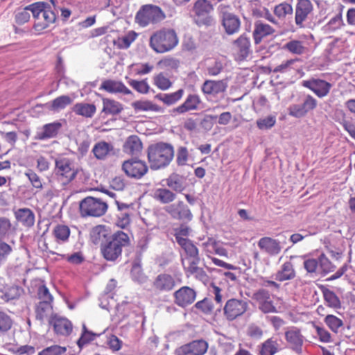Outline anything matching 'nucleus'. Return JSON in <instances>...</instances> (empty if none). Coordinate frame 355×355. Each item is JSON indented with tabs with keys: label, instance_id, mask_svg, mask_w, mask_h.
<instances>
[{
	"label": "nucleus",
	"instance_id": "1",
	"mask_svg": "<svg viewBox=\"0 0 355 355\" xmlns=\"http://www.w3.org/2000/svg\"><path fill=\"white\" fill-rule=\"evenodd\" d=\"M148 160L153 170L165 168L173 160L174 149L171 144L159 142L148 146Z\"/></svg>",
	"mask_w": 355,
	"mask_h": 355
},
{
	"label": "nucleus",
	"instance_id": "2",
	"mask_svg": "<svg viewBox=\"0 0 355 355\" xmlns=\"http://www.w3.org/2000/svg\"><path fill=\"white\" fill-rule=\"evenodd\" d=\"M130 245V237L123 231H117L112 237L101 248L103 258L108 261H115L121 256L123 248Z\"/></svg>",
	"mask_w": 355,
	"mask_h": 355
},
{
	"label": "nucleus",
	"instance_id": "3",
	"mask_svg": "<svg viewBox=\"0 0 355 355\" xmlns=\"http://www.w3.org/2000/svg\"><path fill=\"white\" fill-rule=\"evenodd\" d=\"M178 43L176 32L171 28H162L150 37V46L157 53H163L172 50Z\"/></svg>",
	"mask_w": 355,
	"mask_h": 355
},
{
	"label": "nucleus",
	"instance_id": "4",
	"mask_svg": "<svg viewBox=\"0 0 355 355\" xmlns=\"http://www.w3.org/2000/svg\"><path fill=\"white\" fill-rule=\"evenodd\" d=\"M35 19L34 28L42 31L55 21L56 17L47 3L38 1L27 6Z\"/></svg>",
	"mask_w": 355,
	"mask_h": 355
},
{
	"label": "nucleus",
	"instance_id": "5",
	"mask_svg": "<svg viewBox=\"0 0 355 355\" xmlns=\"http://www.w3.org/2000/svg\"><path fill=\"white\" fill-rule=\"evenodd\" d=\"M108 208L106 202L100 198L87 196L79 202V211L82 217H101Z\"/></svg>",
	"mask_w": 355,
	"mask_h": 355
},
{
	"label": "nucleus",
	"instance_id": "6",
	"mask_svg": "<svg viewBox=\"0 0 355 355\" xmlns=\"http://www.w3.org/2000/svg\"><path fill=\"white\" fill-rule=\"evenodd\" d=\"M304 268L311 276H324L334 271L336 266L324 254H321L317 258L306 259L304 261Z\"/></svg>",
	"mask_w": 355,
	"mask_h": 355
},
{
	"label": "nucleus",
	"instance_id": "7",
	"mask_svg": "<svg viewBox=\"0 0 355 355\" xmlns=\"http://www.w3.org/2000/svg\"><path fill=\"white\" fill-rule=\"evenodd\" d=\"M165 14L157 6L144 5L137 12L135 21L141 26L145 27L149 24H156L165 18Z\"/></svg>",
	"mask_w": 355,
	"mask_h": 355
},
{
	"label": "nucleus",
	"instance_id": "8",
	"mask_svg": "<svg viewBox=\"0 0 355 355\" xmlns=\"http://www.w3.org/2000/svg\"><path fill=\"white\" fill-rule=\"evenodd\" d=\"M248 309V300L231 298L227 300L222 311L225 319L232 322L242 316Z\"/></svg>",
	"mask_w": 355,
	"mask_h": 355
},
{
	"label": "nucleus",
	"instance_id": "9",
	"mask_svg": "<svg viewBox=\"0 0 355 355\" xmlns=\"http://www.w3.org/2000/svg\"><path fill=\"white\" fill-rule=\"evenodd\" d=\"M212 4L208 0H198L194 3L193 11L195 14V22L200 26H210L213 24L214 19L209 15L213 10Z\"/></svg>",
	"mask_w": 355,
	"mask_h": 355
},
{
	"label": "nucleus",
	"instance_id": "10",
	"mask_svg": "<svg viewBox=\"0 0 355 355\" xmlns=\"http://www.w3.org/2000/svg\"><path fill=\"white\" fill-rule=\"evenodd\" d=\"M122 169L127 176L141 179L148 171V167L144 161L137 157H132L123 162Z\"/></svg>",
	"mask_w": 355,
	"mask_h": 355
},
{
	"label": "nucleus",
	"instance_id": "11",
	"mask_svg": "<svg viewBox=\"0 0 355 355\" xmlns=\"http://www.w3.org/2000/svg\"><path fill=\"white\" fill-rule=\"evenodd\" d=\"M164 211L175 219L182 222H189L193 218V214L189 207L183 202L178 201L164 208Z\"/></svg>",
	"mask_w": 355,
	"mask_h": 355
},
{
	"label": "nucleus",
	"instance_id": "12",
	"mask_svg": "<svg viewBox=\"0 0 355 355\" xmlns=\"http://www.w3.org/2000/svg\"><path fill=\"white\" fill-rule=\"evenodd\" d=\"M69 159L64 158L55 160V174L60 177L62 184L66 185L73 180L77 175V171L71 167Z\"/></svg>",
	"mask_w": 355,
	"mask_h": 355
},
{
	"label": "nucleus",
	"instance_id": "13",
	"mask_svg": "<svg viewBox=\"0 0 355 355\" xmlns=\"http://www.w3.org/2000/svg\"><path fill=\"white\" fill-rule=\"evenodd\" d=\"M317 107V100L312 96H305L302 104H293L288 107L289 115L295 118H302Z\"/></svg>",
	"mask_w": 355,
	"mask_h": 355
},
{
	"label": "nucleus",
	"instance_id": "14",
	"mask_svg": "<svg viewBox=\"0 0 355 355\" xmlns=\"http://www.w3.org/2000/svg\"><path fill=\"white\" fill-rule=\"evenodd\" d=\"M208 348V343L204 340H193L176 349L177 355H203Z\"/></svg>",
	"mask_w": 355,
	"mask_h": 355
},
{
	"label": "nucleus",
	"instance_id": "15",
	"mask_svg": "<svg viewBox=\"0 0 355 355\" xmlns=\"http://www.w3.org/2000/svg\"><path fill=\"white\" fill-rule=\"evenodd\" d=\"M302 85L313 91L319 98L327 96L332 87L331 83L324 80L314 78L303 80Z\"/></svg>",
	"mask_w": 355,
	"mask_h": 355
},
{
	"label": "nucleus",
	"instance_id": "16",
	"mask_svg": "<svg viewBox=\"0 0 355 355\" xmlns=\"http://www.w3.org/2000/svg\"><path fill=\"white\" fill-rule=\"evenodd\" d=\"M174 302L180 307L191 304L196 300V292L189 286H182L173 293Z\"/></svg>",
	"mask_w": 355,
	"mask_h": 355
},
{
	"label": "nucleus",
	"instance_id": "17",
	"mask_svg": "<svg viewBox=\"0 0 355 355\" xmlns=\"http://www.w3.org/2000/svg\"><path fill=\"white\" fill-rule=\"evenodd\" d=\"M221 24L225 32L232 35L239 33L241 27L239 17L234 13L223 12L221 15Z\"/></svg>",
	"mask_w": 355,
	"mask_h": 355
},
{
	"label": "nucleus",
	"instance_id": "18",
	"mask_svg": "<svg viewBox=\"0 0 355 355\" xmlns=\"http://www.w3.org/2000/svg\"><path fill=\"white\" fill-rule=\"evenodd\" d=\"M233 46L240 61L245 60L252 53L250 40L245 34L241 35L235 40Z\"/></svg>",
	"mask_w": 355,
	"mask_h": 355
},
{
	"label": "nucleus",
	"instance_id": "19",
	"mask_svg": "<svg viewBox=\"0 0 355 355\" xmlns=\"http://www.w3.org/2000/svg\"><path fill=\"white\" fill-rule=\"evenodd\" d=\"M112 234L105 225H98L92 229L90 239L94 245H99L101 248L112 237Z\"/></svg>",
	"mask_w": 355,
	"mask_h": 355
},
{
	"label": "nucleus",
	"instance_id": "20",
	"mask_svg": "<svg viewBox=\"0 0 355 355\" xmlns=\"http://www.w3.org/2000/svg\"><path fill=\"white\" fill-rule=\"evenodd\" d=\"M313 10V5L310 0H298L295 8V21L297 26L304 27L303 22Z\"/></svg>",
	"mask_w": 355,
	"mask_h": 355
},
{
	"label": "nucleus",
	"instance_id": "21",
	"mask_svg": "<svg viewBox=\"0 0 355 355\" xmlns=\"http://www.w3.org/2000/svg\"><path fill=\"white\" fill-rule=\"evenodd\" d=\"M228 87L227 79L220 80H207L202 85L204 94L216 96L224 93Z\"/></svg>",
	"mask_w": 355,
	"mask_h": 355
},
{
	"label": "nucleus",
	"instance_id": "22",
	"mask_svg": "<svg viewBox=\"0 0 355 355\" xmlns=\"http://www.w3.org/2000/svg\"><path fill=\"white\" fill-rule=\"evenodd\" d=\"M282 242L271 237L265 236L261 238L258 241L259 248L270 256H275L282 250Z\"/></svg>",
	"mask_w": 355,
	"mask_h": 355
},
{
	"label": "nucleus",
	"instance_id": "23",
	"mask_svg": "<svg viewBox=\"0 0 355 355\" xmlns=\"http://www.w3.org/2000/svg\"><path fill=\"white\" fill-rule=\"evenodd\" d=\"M49 324L53 326L54 331L58 334L68 336L72 331V324L66 318L59 317L57 315H53L49 320Z\"/></svg>",
	"mask_w": 355,
	"mask_h": 355
},
{
	"label": "nucleus",
	"instance_id": "24",
	"mask_svg": "<svg viewBox=\"0 0 355 355\" xmlns=\"http://www.w3.org/2000/svg\"><path fill=\"white\" fill-rule=\"evenodd\" d=\"M285 338L291 349L297 354L302 353L304 336L298 329H293L285 332Z\"/></svg>",
	"mask_w": 355,
	"mask_h": 355
},
{
	"label": "nucleus",
	"instance_id": "25",
	"mask_svg": "<svg viewBox=\"0 0 355 355\" xmlns=\"http://www.w3.org/2000/svg\"><path fill=\"white\" fill-rule=\"evenodd\" d=\"M275 32L274 28L270 25L258 20L254 23V31L252 33L253 39L255 44H259L263 39L272 35Z\"/></svg>",
	"mask_w": 355,
	"mask_h": 355
},
{
	"label": "nucleus",
	"instance_id": "26",
	"mask_svg": "<svg viewBox=\"0 0 355 355\" xmlns=\"http://www.w3.org/2000/svg\"><path fill=\"white\" fill-rule=\"evenodd\" d=\"M16 220L24 227H32L35 224V214L29 208H19L14 211Z\"/></svg>",
	"mask_w": 355,
	"mask_h": 355
},
{
	"label": "nucleus",
	"instance_id": "27",
	"mask_svg": "<svg viewBox=\"0 0 355 355\" xmlns=\"http://www.w3.org/2000/svg\"><path fill=\"white\" fill-rule=\"evenodd\" d=\"M100 89L105 90L109 93H122L123 94H132L123 83L113 80H104L101 85Z\"/></svg>",
	"mask_w": 355,
	"mask_h": 355
},
{
	"label": "nucleus",
	"instance_id": "28",
	"mask_svg": "<svg viewBox=\"0 0 355 355\" xmlns=\"http://www.w3.org/2000/svg\"><path fill=\"white\" fill-rule=\"evenodd\" d=\"M175 280L171 275L160 274L155 279L153 287L158 291H169L175 286Z\"/></svg>",
	"mask_w": 355,
	"mask_h": 355
},
{
	"label": "nucleus",
	"instance_id": "29",
	"mask_svg": "<svg viewBox=\"0 0 355 355\" xmlns=\"http://www.w3.org/2000/svg\"><path fill=\"white\" fill-rule=\"evenodd\" d=\"M62 127V124L60 121L45 124L42 127V131L37 133L36 138L40 140H45L55 137Z\"/></svg>",
	"mask_w": 355,
	"mask_h": 355
},
{
	"label": "nucleus",
	"instance_id": "30",
	"mask_svg": "<svg viewBox=\"0 0 355 355\" xmlns=\"http://www.w3.org/2000/svg\"><path fill=\"white\" fill-rule=\"evenodd\" d=\"M123 151L132 155H137L142 150V142L137 135L128 137L123 144Z\"/></svg>",
	"mask_w": 355,
	"mask_h": 355
},
{
	"label": "nucleus",
	"instance_id": "31",
	"mask_svg": "<svg viewBox=\"0 0 355 355\" xmlns=\"http://www.w3.org/2000/svg\"><path fill=\"white\" fill-rule=\"evenodd\" d=\"M296 276L293 264L291 261L285 262L275 274V279L279 282L293 279Z\"/></svg>",
	"mask_w": 355,
	"mask_h": 355
},
{
	"label": "nucleus",
	"instance_id": "32",
	"mask_svg": "<svg viewBox=\"0 0 355 355\" xmlns=\"http://www.w3.org/2000/svg\"><path fill=\"white\" fill-rule=\"evenodd\" d=\"M200 103V100L198 96L190 94L188 96L184 103L173 109V112L183 114L190 110H196Z\"/></svg>",
	"mask_w": 355,
	"mask_h": 355
},
{
	"label": "nucleus",
	"instance_id": "33",
	"mask_svg": "<svg viewBox=\"0 0 355 355\" xmlns=\"http://www.w3.org/2000/svg\"><path fill=\"white\" fill-rule=\"evenodd\" d=\"M72 99L67 95L60 96L50 103L44 105L45 107L50 111L58 112L65 108L67 105L71 104Z\"/></svg>",
	"mask_w": 355,
	"mask_h": 355
},
{
	"label": "nucleus",
	"instance_id": "34",
	"mask_svg": "<svg viewBox=\"0 0 355 355\" xmlns=\"http://www.w3.org/2000/svg\"><path fill=\"white\" fill-rule=\"evenodd\" d=\"M192 309L193 311L200 312L205 315H210L211 313L215 315L216 308L213 304L212 300L209 297H205L197 302Z\"/></svg>",
	"mask_w": 355,
	"mask_h": 355
},
{
	"label": "nucleus",
	"instance_id": "35",
	"mask_svg": "<svg viewBox=\"0 0 355 355\" xmlns=\"http://www.w3.org/2000/svg\"><path fill=\"white\" fill-rule=\"evenodd\" d=\"M113 150L114 147L111 144L100 141L94 145L92 152L96 159H104Z\"/></svg>",
	"mask_w": 355,
	"mask_h": 355
},
{
	"label": "nucleus",
	"instance_id": "36",
	"mask_svg": "<svg viewBox=\"0 0 355 355\" xmlns=\"http://www.w3.org/2000/svg\"><path fill=\"white\" fill-rule=\"evenodd\" d=\"M154 198L162 204H169L175 200L176 194L168 189L159 188L155 191Z\"/></svg>",
	"mask_w": 355,
	"mask_h": 355
},
{
	"label": "nucleus",
	"instance_id": "37",
	"mask_svg": "<svg viewBox=\"0 0 355 355\" xmlns=\"http://www.w3.org/2000/svg\"><path fill=\"white\" fill-rule=\"evenodd\" d=\"M103 104L102 112L107 114L116 115L119 114L123 109L121 103L113 99L104 98H103Z\"/></svg>",
	"mask_w": 355,
	"mask_h": 355
},
{
	"label": "nucleus",
	"instance_id": "38",
	"mask_svg": "<svg viewBox=\"0 0 355 355\" xmlns=\"http://www.w3.org/2000/svg\"><path fill=\"white\" fill-rule=\"evenodd\" d=\"M184 178L177 173H172L166 180V185L172 190L181 193L185 189Z\"/></svg>",
	"mask_w": 355,
	"mask_h": 355
},
{
	"label": "nucleus",
	"instance_id": "39",
	"mask_svg": "<svg viewBox=\"0 0 355 355\" xmlns=\"http://www.w3.org/2000/svg\"><path fill=\"white\" fill-rule=\"evenodd\" d=\"M187 222H183L179 227L173 229L174 236L178 244L187 241L189 239L187 237L189 236L192 230L186 224Z\"/></svg>",
	"mask_w": 355,
	"mask_h": 355
},
{
	"label": "nucleus",
	"instance_id": "40",
	"mask_svg": "<svg viewBox=\"0 0 355 355\" xmlns=\"http://www.w3.org/2000/svg\"><path fill=\"white\" fill-rule=\"evenodd\" d=\"M184 94V89H180L177 92L171 94H158L155 98L162 101L167 105H171L178 102Z\"/></svg>",
	"mask_w": 355,
	"mask_h": 355
},
{
	"label": "nucleus",
	"instance_id": "41",
	"mask_svg": "<svg viewBox=\"0 0 355 355\" xmlns=\"http://www.w3.org/2000/svg\"><path fill=\"white\" fill-rule=\"evenodd\" d=\"M96 110V106L94 104L88 103H76L73 107V111L76 114L88 118L94 115Z\"/></svg>",
	"mask_w": 355,
	"mask_h": 355
},
{
	"label": "nucleus",
	"instance_id": "42",
	"mask_svg": "<svg viewBox=\"0 0 355 355\" xmlns=\"http://www.w3.org/2000/svg\"><path fill=\"white\" fill-rule=\"evenodd\" d=\"M136 112L147 111H159V107L149 101H137L131 103Z\"/></svg>",
	"mask_w": 355,
	"mask_h": 355
},
{
	"label": "nucleus",
	"instance_id": "43",
	"mask_svg": "<svg viewBox=\"0 0 355 355\" xmlns=\"http://www.w3.org/2000/svg\"><path fill=\"white\" fill-rule=\"evenodd\" d=\"M279 345L275 340L268 338L261 345L260 355H274L278 351Z\"/></svg>",
	"mask_w": 355,
	"mask_h": 355
},
{
	"label": "nucleus",
	"instance_id": "44",
	"mask_svg": "<svg viewBox=\"0 0 355 355\" xmlns=\"http://www.w3.org/2000/svg\"><path fill=\"white\" fill-rule=\"evenodd\" d=\"M52 308L51 302L40 301L36 306V319L43 321L48 313L51 311Z\"/></svg>",
	"mask_w": 355,
	"mask_h": 355
},
{
	"label": "nucleus",
	"instance_id": "45",
	"mask_svg": "<svg viewBox=\"0 0 355 355\" xmlns=\"http://www.w3.org/2000/svg\"><path fill=\"white\" fill-rule=\"evenodd\" d=\"M324 300L327 302L328 306L334 309H339L341 306L340 301L336 293L328 289L322 290Z\"/></svg>",
	"mask_w": 355,
	"mask_h": 355
},
{
	"label": "nucleus",
	"instance_id": "46",
	"mask_svg": "<svg viewBox=\"0 0 355 355\" xmlns=\"http://www.w3.org/2000/svg\"><path fill=\"white\" fill-rule=\"evenodd\" d=\"M284 49L292 53L301 55L304 53L306 47L303 45L302 42L294 40L287 42L284 46Z\"/></svg>",
	"mask_w": 355,
	"mask_h": 355
},
{
	"label": "nucleus",
	"instance_id": "47",
	"mask_svg": "<svg viewBox=\"0 0 355 355\" xmlns=\"http://www.w3.org/2000/svg\"><path fill=\"white\" fill-rule=\"evenodd\" d=\"M140 261L141 259H136L132 264V267L130 271L133 280L138 282H142L145 279V276L142 272Z\"/></svg>",
	"mask_w": 355,
	"mask_h": 355
},
{
	"label": "nucleus",
	"instance_id": "48",
	"mask_svg": "<svg viewBox=\"0 0 355 355\" xmlns=\"http://www.w3.org/2000/svg\"><path fill=\"white\" fill-rule=\"evenodd\" d=\"M324 322L329 328L334 332L337 333L339 327L343 325V321L334 315H327Z\"/></svg>",
	"mask_w": 355,
	"mask_h": 355
},
{
	"label": "nucleus",
	"instance_id": "49",
	"mask_svg": "<svg viewBox=\"0 0 355 355\" xmlns=\"http://www.w3.org/2000/svg\"><path fill=\"white\" fill-rule=\"evenodd\" d=\"M128 84L137 92L141 94H147L149 91L150 87L146 80H136L130 79L128 81Z\"/></svg>",
	"mask_w": 355,
	"mask_h": 355
},
{
	"label": "nucleus",
	"instance_id": "50",
	"mask_svg": "<svg viewBox=\"0 0 355 355\" xmlns=\"http://www.w3.org/2000/svg\"><path fill=\"white\" fill-rule=\"evenodd\" d=\"M293 12L292 6L287 3H280L275 7L274 13L279 18H284Z\"/></svg>",
	"mask_w": 355,
	"mask_h": 355
},
{
	"label": "nucleus",
	"instance_id": "51",
	"mask_svg": "<svg viewBox=\"0 0 355 355\" xmlns=\"http://www.w3.org/2000/svg\"><path fill=\"white\" fill-rule=\"evenodd\" d=\"M270 293L265 288L257 290L252 295V299L256 301L258 304L270 300Z\"/></svg>",
	"mask_w": 355,
	"mask_h": 355
},
{
	"label": "nucleus",
	"instance_id": "52",
	"mask_svg": "<svg viewBox=\"0 0 355 355\" xmlns=\"http://www.w3.org/2000/svg\"><path fill=\"white\" fill-rule=\"evenodd\" d=\"M276 123V118L274 116H267L257 120V125L260 130H268L272 128Z\"/></svg>",
	"mask_w": 355,
	"mask_h": 355
},
{
	"label": "nucleus",
	"instance_id": "53",
	"mask_svg": "<svg viewBox=\"0 0 355 355\" xmlns=\"http://www.w3.org/2000/svg\"><path fill=\"white\" fill-rule=\"evenodd\" d=\"M12 326V320L4 312L0 311V333L7 332Z\"/></svg>",
	"mask_w": 355,
	"mask_h": 355
},
{
	"label": "nucleus",
	"instance_id": "54",
	"mask_svg": "<svg viewBox=\"0 0 355 355\" xmlns=\"http://www.w3.org/2000/svg\"><path fill=\"white\" fill-rule=\"evenodd\" d=\"M20 296L19 288L18 286H11L8 288L1 296V298L6 302L17 299Z\"/></svg>",
	"mask_w": 355,
	"mask_h": 355
},
{
	"label": "nucleus",
	"instance_id": "55",
	"mask_svg": "<svg viewBox=\"0 0 355 355\" xmlns=\"http://www.w3.org/2000/svg\"><path fill=\"white\" fill-rule=\"evenodd\" d=\"M179 245L184 250L187 256V258L196 256L197 254L199 253L197 247L193 243V242L191 240H189L185 242L184 241V243H182Z\"/></svg>",
	"mask_w": 355,
	"mask_h": 355
},
{
	"label": "nucleus",
	"instance_id": "56",
	"mask_svg": "<svg viewBox=\"0 0 355 355\" xmlns=\"http://www.w3.org/2000/svg\"><path fill=\"white\" fill-rule=\"evenodd\" d=\"M189 158V152L185 146H180L177 150L176 162L178 166H184Z\"/></svg>",
	"mask_w": 355,
	"mask_h": 355
},
{
	"label": "nucleus",
	"instance_id": "57",
	"mask_svg": "<svg viewBox=\"0 0 355 355\" xmlns=\"http://www.w3.org/2000/svg\"><path fill=\"white\" fill-rule=\"evenodd\" d=\"M66 350V347L52 345L44 349L38 355H62L65 353Z\"/></svg>",
	"mask_w": 355,
	"mask_h": 355
},
{
	"label": "nucleus",
	"instance_id": "58",
	"mask_svg": "<svg viewBox=\"0 0 355 355\" xmlns=\"http://www.w3.org/2000/svg\"><path fill=\"white\" fill-rule=\"evenodd\" d=\"M70 234L69 228L66 225H58L54 230V235L56 239L65 241Z\"/></svg>",
	"mask_w": 355,
	"mask_h": 355
},
{
	"label": "nucleus",
	"instance_id": "59",
	"mask_svg": "<svg viewBox=\"0 0 355 355\" xmlns=\"http://www.w3.org/2000/svg\"><path fill=\"white\" fill-rule=\"evenodd\" d=\"M11 226L10 220L8 218H0V240H3L8 234Z\"/></svg>",
	"mask_w": 355,
	"mask_h": 355
},
{
	"label": "nucleus",
	"instance_id": "60",
	"mask_svg": "<svg viewBox=\"0 0 355 355\" xmlns=\"http://www.w3.org/2000/svg\"><path fill=\"white\" fill-rule=\"evenodd\" d=\"M12 252V248L6 242L0 240V265L2 264Z\"/></svg>",
	"mask_w": 355,
	"mask_h": 355
},
{
	"label": "nucleus",
	"instance_id": "61",
	"mask_svg": "<svg viewBox=\"0 0 355 355\" xmlns=\"http://www.w3.org/2000/svg\"><path fill=\"white\" fill-rule=\"evenodd\" d=\"M25 175L28 178L33 187L36 189H42V184L40 177L32 170H28Z\"/></svg>",
	"mask_w": 355,
	"mask_h": 355
},
{
	"label": "nucleus",
	"instance_id": "62",
	"mask_svg": "<svg viewBox=\"0 0 355 355\" xmlns=\"http://www.w3.org/2000/svg\"><path fill=\"white\" fill-rule=\"evenodd\" d=\"M118 220L116 225L121 227L125 228L130 223V211H119L117 214Z\"/></svg>",
	"mask_w": 355,
	"mask_h": 355
},
{
	"label": "nucleus",
	"instance_id": "63",
	"mask_svg": "<svg viewBox=\"0 0 355 355\" xmlns=\"http://www.w3.org/2000/svg\"><path fill=\"white\" fill-rule=\"evenodd\" d=\"M223 69V64L220 60H215L212 65L209 66L207 68V73L209 76H217Z\"/></svg>",
	"mask_w": 355,
	"mask_h": 355
},
{
	"label": "nucleus",
	"instance_id": "64",
	"mask_svg": "<svg viewBox=\"0 0 355 355\" xmlns=\"http://www.w3.org/2000/svg\"><path fill=\"white\" fill-rule=\"evenodd\" d=\"M30 10L27 8V6L22 10L18 12L15 15V21L17 24L21 25L28 21L30 19V14L28 12Z\"/></svg>",
	"mask_w": 355,
	"mask_h": 355
}]
</instances>
